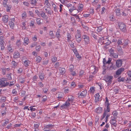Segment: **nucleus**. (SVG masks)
Listing matches in <instances>:
<instances>
[{
	"label": "nucleus",
	"mask_w": 131,
	"mask_h": 131,
	"mask_svg": "<svg viewBox=\"0 0 131 131\" xmlns=\"http://www.w3.org/2000/svg\"><path fill=\"white\" fill-rule=\"evenodd\" d=\"M113 77V76H105L104 78V80L107 83V86L110 85L112 82Z\"/></svg>",
	"instance_id": "obj_1"
},
{
	"label": "nucleus",
	"mask_w": 131,
	"mask_h": 131,
	"mask_svg": "<svg viewBox=\"0 0 131 131\" xmlns=\"http://www.w3.org/2000/svg\"><path fill=\"white\" fill-rule=\"evenodd\" d=\"M118 26L120 30L123 32H125L126 31V26L125 24L123 23H119Z\"/></svg>",
	"instance_id": "obj_2"
},
{
	"label": "nucleus",
	"mask_w": 131,
	"mask_h": 131,
	"mask_svg": "<svg viewBox=\"0 0 131 131\" xmlns=\"http://www.w3.org/2000/svg\"><path fill=\"white\" fill-rule=\"evenodd\" d=\"M6 79L5 78H2L0 80V86L2 87H4L7 86L9 83L8 82H5V81H6Z\"/></svg>",
	"instance_id": "obj_3"
},
{
	"label": "nucleus",
	"mask_w": 131,
	"mask_h": 131,
	"mask_svg": "<svg viewBox=\"0 0 131 131\" xmlns=\"http://www.w3.org/2000/svg\"><path fill=\"white\" fill-rule=\"evenodd\" d=\"M5 38L3 36H0V45L1 46V50H3L5 48L4 45L5 42L4 41Z\"/></svg>",
	"instance_id": "obj_4"
},
{
	"label": "nucleus",
	"mask_w": 131,
	"mask_h": 131,
	"mask_svg": "<svg viewBox=\"0 0 131 131\" xmlns=\"http://www.w3.org/2000/svg\"><path fill=\"white\" fill-rule=\"evenodd\" d=\"M110 56L111 57H114L115 58H117L118 57V54L117 53H114V50L112 48H111L109 50Z\"/></svg>",
	"instance_id": "obj_5"
},
{
	"label": "nucleus",
	"mask_w": 131,
	"mask_h": 131,
	"mask_svg": "<svg viewBox=\"0 0 131 131\" xmlns=\"http://www.w3.org/2000/svg\"><path fill=\"white\" fill-rule=\"evenodd\" d=\"M86 90H84L81 93L79 92L78 93V97L80 98H84L86 96Z\"/></svg>",
	"instance_id": "obj_6"
},
{
	"label": "nucleus",
	"mask_w": 131,
	"mask_h": 131,
	"mask_svg": "<svg viewBox=\"0 0 131 131\" xmlns=\"http://www.w3.org/2000/svg\"><path fill=\"white\" fill-rule=\"evenodd\" d=\"M82 38L84 39L85 45H88L89 43L90 39L89 36L86 35H83Z\"/></svg>",
	"instance_id": "obj_7"
},
{
	"label": "nucleus",
	"mask_w": 131,
	"mask_h": 131,
	"mask_svg": "<svg viewBox=\"0 0 131 131\" xmlns=\"http://www.w3.org/2000/svg\"><path fill=\"white\" fill-rule=\"evenodd\" d=\"M70 103L68 102L67 101H66L65 103L62 105L60 106V109H61L67 108L68 107L70 106Z\"/></svg>",
	"instance_id": "obj_8"
},
{
	"label": "nucleus",
	"mask_w": 131,
	"mask_h": 131,
	"mask_svg": "<svg viewBox=\"0 0 131 131\" xmlns=\"http://www.w3.org/2000/svg\"><path fill=\"white\" fill-rule=\"evenodd\" d=\"M40 15L44 19L47 20L48 19V17L46 14V13L43 11H41Z\"/></svg>",
	"instance_id": "obj_9"
},
{
	"label": "nucleus",
	"mask_w": 131,
	"mask_h": 131,
	"mask_svg": "<svg viewBox=\"0 0 131 131\" xmlns=\"http://www.w3.org/2000/svg\"><path fill=\"white\" fill-rule=\"evenodd\" d=\"M54 126L53 124H49L45 125L44 126L43 130H48L52 129L54 127Z\"/></svg>",
	"instance_id": "obj_10"
},
{
	"label": "nucleus",
	"mask_w": 131,
	"mask_h": 131,
	"mask_svg": "<svg viewBox=\"0 0 131 131\" xmlns=\"http://www.w3.org/2000/svg\"><path fill=\"white\" fill-rule=\"evenodd\" d=\"M121 9V10L119 8H116L114 10V12L116 14V15L117 16H122Z\"/></svg>",
	"instance_id": "obj_11"
},
{
	"label": "nucleus",
	"mask_w": 131,
	"mask_h": 131,
	"mask_svg": "<svg viewBox=\"0 0 131 131\" xmlns=\"http://www.w3.org/2000/svg\"><path fill=\"white\" fill-rule=\"evenodd\" d=\"M122 60H118L116 61V65L117 67L119 68L121 67L122 66Z\"/></svg>",
	"instance_id": "obj_12"
},
{
	"label": "nucleus",
	"mask_w": 131,
	"mask_h": 131,
	"mask_svg": "<svg viewBox=\"0 0 131 131\" xmlns=\"http://www.w3.org/2000/svg\"><path fill=\"white\" fill-rule=\"evenodd\" d=\"M129 42V41L128 40L126 39L125 40L124 42L123 43V48H125L126 49L128 47V43Z\"/></svg>",
	"instance_id": "obj_13"
},
{
	"label": "nucleus",
	"mask_w": 131,
	"mask_h": 131,
	"mask_svg": "<svg viewBox=\"0 0 131 131\" xmlns=\"http://www.w3.org/2000/svg\"><path fill=\"white\" fill-rule=\"evenodd\" d=\"M124 70V68H121L119 69L116 71V74L117 75H119Z\"/></svg>",
	"instance_id": "obj_14"
},
{
	"label": "nucleus",
	"mask_w": 131,
	"mask_h": 131,
	"mask_svg": "<svg viewBox=\"0 0 131 131\" xmlns=\"http://www.w3.org/2000/svg\"><path fill=\"white\" fill-rule=\"evenodd\" d=\"M8 16L7 15L3 16L2 18V20L5 23H7L8 21Z\"/></svg>",
	"instance_id": "obj_15"
},
{
	"label": "nucleus",
	"mask_w": 131,
	"mask_h": 131,
	"mask_svg": "<svg viewBox=\"0 0 131 131\" xmlns=\"http://www.w3.org/2000/svg\"><path fill=\"white\" fill-rule=\"evenodd\" d=\"M68 97V99L66 101H67L69 103H70V102L71 103L73 102L74 99V97L71 95H69Z\"/></svg>",
	"instance_id": "obj_16"
},
{
	"label": "nucleus",
	"mask_w": 131,
	"mask_h": 131,
	"mask_svg": "<svg viewBox=\"0 0 131 131\" xmlns=\"http://www.w3.org/2000/svg\"><path fill=\"white\" fill-rule=\"evenodd\" d=\"M20 54L19 52L17 51L13 54V58H17L20 57Z\"/></svg>",
	"instance_id": "obj_17"
},
{
	"label": "nucleus",
	"mask_w": 131,
	"mask_h": 131,
	"mask_svg": "<svg viewBox=\"0 0 131 131\" xmlns=\"http://www.w3.org/2000/svg\"><path fill=\"white\" fill-rule=\"evenodd\" d=\"M111 43V41L108 40V38H106L104 41L103 42V44H106V46H108Z\"/></svg>",
	"instance_id": "obj_18"
},
{
	"label": "nucleus",
	"mask_w": 131,
	"mask_h": 131,
	"mask_svg": "<svg viewBox=\"0 0 131 131\" xmlns=\"http://www.w3.org/2000/svg\"><path fill=\"white\" fill-rule=\"evenodd\" d=\"M103 109L102 107H98L96 108L95 110V111L97 113H101L102 112Z\"/></svg>",
	"instance_id": "obj_19"
},
{
	"label": "nucleus",
	"mask_w": 131,
	"mask_h": 131,
	"mask_svg": "<svg viewBox=\"0 0 131 131\" xmlns=\"http://www.w3.org/2000/svg\"><path fill=\"white\" fill-rule=\"evenodd\" d=\"M60 31L59 29L57 30L56 34V37L59 39L61 37V35L60 34Z\"/></svg>",
	"instance_id": "obj_20"
},
{
	"label": "nucleus",
	"mask_w": 131,
	"mask_h": 131,
	"mask_svg": "<svg viewBox=\"0 0 131 131\" xmlns=\"http://www.w3.org/2000/svg\"><path fill=\"white\" fill-rule=\"evenodd\" d=\"M116 122V120H113L112 119H111L110 122L111 124L115 127H116L117 125Z\"/></svg>",
	"instance_id": "obj_21"
},
{
	"label": "nucleus",
	"mask_w": 131,
	"mask_h": 131,
	"mask_svg": "<svg viewBox=\"0 0 131 131\" xmlns=\"http://www.w3.org/2000/svg\"><path fill=\"white\" fill-rule=\"evenodd\" d=\"M60 73L61 74L63 75L66 72V70L64 68L60 67L59 69Z\"/></svg>",
	"instance_id": "obj_22"
},
{
	"label": "nucleus",
	"mask_w": 131,
	"mask_h": 131,
	"mask_svg": "<svg viewBox=\"0 0 131 131\" xmlns=\"http://www.w3.org/2000/svg\"><path fill=\"white\" fill-rule=\"evenodd\" d=\"M95 97V99L96 102H97L100 101V96L99 93H97L94 95Z\"/></svg>",
	"instance_id": "obj_23"
},
{
	"label": "nucleus",
	"mask_w": 131,
	"mask_h": 131,
	"mask_svg": "<svg viewBox=\"0 0 131 131\" xmlns=\"http://www.w3.org/2000/svg\"><path fill=\"white\" fill-rule=\"evenodd\" d=\"M118 79V81L119 82L121 81L123 82H125V81H127V80H128V79H127V80H126L125 79V78H121V77H119Z\"/></svg>",
	"instance_id": "obj_24"
},
{
	"label": "nucleus",
	"mask_w": 131,
	"mask_h": 131,
	"mask_svg": "<svg viewBox=\"0 0 131 131\" xmlns=\"http://www.w3.org/2000/svg\"><path fill=\"white\" fill-rule=\"evenodd\" d=\"M81 33L80 30H77L75 35V37H81Z\"/></svg>",
	"instance_id": "obj_25"
},
{
	"label": "nucleus",
	"mask_w": 131,
	"mask_h": 131,
	"mask_svg": "<svg viewBox=\"0 0 131 131\" xmlns=\"http://www.w3.org/2000/svg\"><path fill=\"white\" fill-rule=\"evenodd\" d=\"M67 42L70 43V41H71V36L70 34L68 33L67 35Z\"/></svg>",
	"instance_id": "obj_26"
},
{
	"label": "nucleus",
	"mask_w": 131,
	"mask_h": 131,
	"mask_svg": "<svg viewBox=\"0 0 131 131\" xmlns=\"http://www.w3.org/2000/svg\"><path fill=\"white\" fill-rule=\"evenodd\" d=\"M63 94L62 93H60L58 94L57 96V97L58 98V100H60L61 99L63 98Z\"/></svg>",
	"instance_id": "obj_27"
},
{
	"label": "nucleus",
	"mask_w": 131,
	"mask_h": 131,
	"mask_svg": "<svg viewBox=\"0 0 131 131\" xmlns=\"http://www.w3.org/2000/svg\"><path fill=\"white\" fill-rule=\"evenodd\" d=\"M121 12L122 16H126L128 15L127 10H125L124 11L122 10V11H121Z\"/></svg>",
	"instance_id": "obj_28"
},
{
	"label": "nucleus",
	"mask_w": 131,
	"mask_h": 131,
	"mask_svg": "<svg viewBox=\"0 0 131 131\" xmlns=\"http://www.w3.org/2000/svg\"><path fill=\"white\" fill-rule=\"evenodd\" d=\"M117 49L119 52L122 53H123V51L120 45H117Z\"/></svg>",
	"instance_id": "obj_29"
},
{
	"label": "nucleus",
	"mask_w": 131,
	"mask_h": 131,
	"mask_svg": "<svg viewBox=\"0 0 131 131\" xmlns=\"http://www.w3.org/2000/svg\"><path fill=\"white\" fill-rule=\"evenodd\" d=\"M36 62L37 63H39L40 62L42 58L41 57L39 56H36Z\"/></svg>",
	"instance_id": "obj_30"
},
{
	"label": "nucleus",
	"mask_w": 131,
	"mask_h": 131,
	"mask_svg": "<svg viewBox=\"0 0 131 131\" xmlns=\"http://www.w3.org/2000/svg\"><path fill=\"white\" fill-rule=\"evenodd\" d=\"M38 1V0H31V4L34 6H35L37 4Z\"/></svg>",
	"instance_id": "obj_31"
},
{
	"label": "nucleus",
	"mask_w": 131,
	"mask_h": 131,
	"mask_svg": "<svg viewBox=\"0 0 131 131\" xmlns=\"http://www.w3.org/2000/svg\"><path fill=\"white\" fill-rule=\"evenodd\" d=\"M27 16V15L26 12H24L22 14L21 17L23 19H25L26 18Z\"/></svg>",
	"instance_id": "obj_32"
},
{
	"label": "nucleus",
	"mask_w": 131,
	"mask_h": 131,
	"mask_svg": "<svg viewBox=\"0 0 131 131\" xmlns=\"http://www.w3.org/2000/svg\"><path fill=\"white\" fill-rule=\"evenodd\" d=\"M7 108L6 107L5 109H3L1 111V113L2 116H3L5 115L6 113Z\"/></svg>",
	"instance_id": "obj_33"
},
{
	"label": "nucleus",
	"mask_w": 131,
	"mask_h": 131,
	"mask_svg": "<svg viewBox=\"0 0 131 131\" xmlns=\"http://www.w3.org/2000/svg\"><path fill=\"white\" fill-rule=\"evenodd\" d=\"M21 42L19 39H18L17 40L16 43V45L18 47L20 46L21 45Z\"/></svg>",
	"instance_id": "obj_34"
},
{
	"label": "nucleus",
	"mask_w": 131,
	"mask_h": 131,
	"mask_svg": "<svg viewBox=\"0 0 131 131\" xmlns=\"http://www.w3.org/2000/svg\"><path fill=\"white\" fill-rule=\"evenodd\" d=\"M35 21L34 20H31L30 21V23L29 24L30 26H32V27H35Z\"/></svg>",
	"instance_id": "obj_35"
},
{
	"label": "nucleus",
	"mask_w": 131,
	"mask_h": 131,
	"mask_svg": "<svg viewBox=\"0 0 131 131\" xmlns=\"http://www.w3.org/2000/svg\"><path fill=\"white\" fill-rule=\"evenodd\" d=\"M9 25L10 28L12 29L13 28L14 26V23L12 21H9Z\"/></svg>",
	"instance_id": "obj_36"
},
{
	"label": "nucleus",
	"mask_w": 131,
	"mask_h": 131,
	"mask_svg": "<svg viewBox=\"0 0 131 131\" xmlns=\"http://www.w3.org/2000/svg\"><path fill=\"white\" fill-rule=\"evenodd\" d=\"M8 0H4L3 2V6L5 7H7V3Z\"/></svg>",
	"instance_id": "obj_37"
},
{
	"label": "nucleus",
	"mask_w": 131,
	"mask_h": 131,
	"mask_svg": "<svg viewBox=\"0 0 131 131\" xmlns=\"http://www.w3.org/2000/svg\"><path fill=\"white\" fill-rule=\"evenodd\" d=\"M24 43L26 44H28L29 43V39L28 37H26L24 38Z\"/></svg>",
	"instance_id": "obj_38"
},
{
	"label": "nucleus",
	"mask_w": 131,
	"mask_h": 131,
	"mask_svg": "<svg viewBox=\"0 0 131 131\" xmlns=\"http://www.w3.org/2000/svg\"><path fill=\"white\" fill-rule=\"evenodd\" d=\"M42 98L43 99L41 103H44L45 102L47 101V97L45 95L42 97Z\"/></svg>",
	"instance_id": "obj_39"
},
{
	"label": "nucleus",
	"mask_w": 131,
	"mask_h": 131,
	"mask_svg": "<svg viewBox=\"0 0 131 131\" xmlns=\"http://www.w3.org/2000/svg\"><path fill=\"white\" fill-rule=\"evenodd\" d=\"M29 60H25L24 62V65L25 67H27L29 66Z\"/></svg>",
	"instance_id": "obj_40"
},
{
	"label": "nucleus",
	"mask_w": 131,
	"mask_h": 131,
	"mask_svg": "<svg viewBox=\"0 0 131 131\" xmlns=\"http://www.w3.org/2000/svg\"><path fill=\"white\" fill-rule=\"evenodd\" d=\"M85 74V73L83 70H81L79 74L80 76L82 77V75H84Z\"/></svg>",
	"instance_id": "obj_41"
},
{
	"label": "nucleus",
	"mask_w": 131,
	"mask_h": 131,
	"mask_svg": "<svg viewBox=\"0 0 131 131\" xmlns=\"http://www.w3.org/2000/svg\"><path fill=\"white\" fill-rule=\"evenodd\" d=\"M73 16L75 17L76 19L79 21L80 20V18L79 17V16L77 14H72Z\"/></svg>",
	"instance_id": "obj_42"
},
{
	"label": "nucleus",
	"mask_w": 131,
	"mask_h": 131,
	"mask_svg": "<svg viewBox=\"0 0 131 131\" xmlns=\"http://www.w3.org/2000/svg\"><path fill=\"white\" fill-rule=\"evenodd\" d=\"M21 24L22 25V27L23 29H25L26 28V27H25L26 22L23 21L22 22Z\"/></svg>",
	"instance_id": "obj_43"
},
{
	"label": "nucleus",
	"mask_w": 131,
	"mask_h": 131,
	"mask_svg": "<svg viewBox=\"0 0 131 131\" xmlns=\"http://www.w3.org/2000/svg\"><path fill=\"white\" fill-rule=\"evenodd\" d=\"M52 6L53 8V10H54V11L55 12H57L58 11V10L57 9V8H56V5L54 4H52Z\"/></svg>",
	"instance_id": "obj_44"
},
{
	"label": "nucleus",
	"mask_w": 131,
	"mask_h": 131,
	"mask_svg": "<svg viewBox=\"0 0 131 131\" xmlns=\"http://www.w3.org/2000/svg\"><path fill=\"white\" fill-rule=\"evenodd\" d=\"M71 20L73 25H75V24L76 21L75 18L73 17L71 18Z\"/></svg>",
	"instance_id": "obj_45"
},
{
	"label": "nucleus",
	"mask_w": 131,
	"mask_h": 131,
	"mask_svg": "<svg viewBox=\"0 0 131 131\" xmlns=\"http://www.w3.org/2000/svg\"><path fill=\"white\" fill-rule=\"evenodd\" d=\"M91 36H92L95 39H97V36L96 35V34L94 32H92L91 33Z\"/></svg>",
	"instance_id": "obj_46"
},
{
	"label": "nucleus",
	"mask_w": 131,
	"mask_h": 131,
	"mask_svg": "<svg viewBox=\"0 0 131 131\" xmlns=\"http://www.w3.org/2000/svg\"><path fill=\"white\" fill-rule=\"evenodd\" d=\"M12 74L11 73H10L9 74H7V78L9 80H11L12 79V78L11 77V75Z\"/></svg>",
	"instance_id": "obj_47"
},
{
	"label": "nucleus",
	"mask_w": 131,
	"mask_h": 131,
	"mask_svg": "<svg viewBox=\"0 0 131 131\" xmlns=\"http://www.w3.org/2000/svg\"><path fill=\"white\" fill-rule=\"evenodd\" d=\"M103 29V28L101 26H99L97 28L96 31L98 32H100Z\"/></svg>",
	"instance_id": "obj_48"
},
{
	"label": "nucleus",
	"mask_w": 131,
	"mask_h": 131,
	"mask_svg": "<svg viewBox=\"0 0 131 131\" xmlns=\"http://www.w3.org/2000/svg\"><path fill=\"white\" fill-rule=\"evenodd\" d=\"M12 63L13 66L14 67V68L16 67L18 64V63H17L15 61H12Z\"/></svg>",
	"instance_id": "obj_49"
},
{
	"label": "nucleus",
	"mask_w": 131,
	"mask_h": 131,
	"mask_svg": "<svg viewBox=\"0 0 131 131\" xmlns=\"http://www.w3.org/2000/svg\"><path fill=\"white\" fill-rule=\"evenodd\" d=\"M23 69L22 68H20L17 71V73L19 74L23 72Z\"/></svg>",
	"instance_id": "obj_50"
},
{
	"label": "nucleus",
	"mask_w": 131,
	"mask_h": 131,
	"mask_svg": "<svg viewBox=\"0 0 131 131\" xmlns=\"http://www.w3.org/2000/svg\"><path fill=\"white\" fill-rule=\"evenodd\" d=\"M74 67L72 65L70 66L69 69L70 72H72L73 70Z\"/></svg>",
	"instance_id": "obj_51"
},
{
	"label": "nucleus",
	"mask_w": 131,
	"mask_h": 131,
	"mask_svg": "<svg viewBox=\"0 0 131 131\" xmlns=\"http://www.w3.org/2000/svg\"><path fill=\"white\" fill-rule=\"evenodd\" d=\"M19 81L21 83H23L25 82V79L24 78H21L19 79Z\"/></svg>",
	"instance_id": "obj_52"
},
{
	"label": "nucleus",
	"mask_w": 131,
	"mask_h": 131,
	"mask_svg": "<svg viewBox=\"0 0 131 131\" xmlns=\"http://www.w3.org/2000/svg\"><path fill=\"white\" fill-rule=\"evenodd\" d=\"M6 8V10L7 12H9L10 11V9L11 8V6L10 5H7V7H5Z\"/></svg>",
	"instance_id": "obj_53"
},
{
	"label": "nucleus",
	"mask_w": 131,
	"mask_h": 131,
	"mask_svg": "<svg viewBox=\"0 0 131 131\" xmlns=\"http://www.w3.org/2000/svg\"><path fill=\"white\" fill-rule=\"evenodd\" d=\"M36 21L37 24L38 25H40L41 24V22H40V18H37L36 19Z\"/></svg>",
	"instance_id": "obj_54"
},
{
	"label": "nucleus",
	"mask_w": 131,
	"mask_h": 131,
	"mask_svg": "<svg viewBox=\"0 0 131 131\" xmlns=\"http://www.w3.org/2000/svg\"><path fill=\"white\" fill-rule=\"evenodd\" d=\"M106 11V9L105 7H103L102 8V10L101 11V14H104Z\"/></svg>",
	"instance_id": "obj_55"
},
{
	"label": "nucleus",
	"mask_w": 131,
	"mask_h": 131,
	"mask_svg": "<svg viewBox=\"0 0 131 131\" xmlns=\"http://www.w3.org/2000/svg\"><path fill=\"white\" fill-rule=\"evenodd\" d=\"M49 0H46L44 4H45L46 5L49 6L50 5V3L49 2Z\"/></svg>",
	"instance_id": "obj_56"
},
{
	"label": "nucleus",
	"mask_w": 131,
	"mask_h": 131,
	"mask_svg": "<svg viewBox=\"0 0 131 131\" xmlns=\"http://www.w3.org/2000/svg\"><path fill=\"white\" fill-rule=\"evenodd\" d=\"M83 4H80L78 7V10H82L83 9Z\"/></svg>",
	"instance_id": "obj_57"
},
{
	"label": "nucleus",
	"mask_w": 131,
	"mask_h": 131,
	"mask_svg": "<svg viewBox=\"0 0 131 131\" xmlns=\"http://www.w3.org/2000/svg\"><path fill=\"white\" fill-rule=\"evenodd\" d=\"M52 62H55L57 61V58L55 57H53L52 58Z\"/></svg>",
	"instance_id": "obj_58"
},
{
	"label": "nucleus",
	"mask_w": 131,
	"mask_h": 131,
	"mask_svg": "<svg viewBox=\"0 0 131 131\" xmlns=\"http://www.w3.org/2000/svg\"><path fill=\"white\" fill-rule=\"evenodd\" d=\"M110 104L108 102V98L106 97V100L105 101V105H110Z\"/></svg>",
	"instance_id": "obj_59"
},
{
	"label": "nucleus",
	"mask_w": 131,
	"mask_h": 131,
	"mask_svg": "<svg viewBox=\"0 0 131 131\" xmlns=\"http://www.w3.org/2000/svg\"><path fill=\"white\" fill-rule=\"evenodd\" d=\"M76 39V40L77 42L78 43H79L81 40V37H75Z\"/></svg>",
	"instance_id": "obj_60"
},
{
	"label": "nucleus",
	"mask_w": 131,
	"mask_h": 131,
	"mask_svg": "<svg viewBox=\"0 0 131 131\" xmlns=\"http://www.w3.org/2000/svg\"><path fill=\"white\" fill-rule=\"evenodd\" d=\"M36 50L38 51H39L41 49V48L40 45L36 46Z\"/></svg>",
	"instance_id": "obj_61"
},
{
	"label": "nucleus",
	"mask_w": 131,
	"mask_h": 131,
	"mask_svg": "<svg viewBox=\"0 0 131 131\" xmlns=\"http://www.w3.org/2000/svg\"><path fill=\"white\" fill-rule=\"evenodd\" d=\"M39 77L40 79L42 81L44 77V75L43 74H41L39 75Z\"/></svg>",
	"instance_id": "obj_62"
},
{
	"label": "nucleus",
	"mask_w": 131,
	"mask_h": 131,
	"mask_svg": "<svg viewBox=\"0 0 131 131\" xmlns=\"http://www.w3.org/2000/svg\"><path fill=\"white\" fill-rule=\"evenodd\" d=\"M76 8L74 6H72L71 8L69 9V11L70 12H71L73 11L74 10H75Z\"/></svg>",
	"instance_id": "obj_63"
},
{
	"label": "nucleus",
	"mask_w": 131,
	"mask_h": 131,
	"mask_svg": "<svg viewBox=\"0 0 131 131\" xmlns=\"http://www.w3.org/2000/svg\"><path fill=\"white\" fill-rule=\"evenodd\" d=\"M112 114L113 116H117L118 115V113L117 111H115L113 112Z\"/></svg>",
	"instance_id": "obj_64"
}]
</instances>
